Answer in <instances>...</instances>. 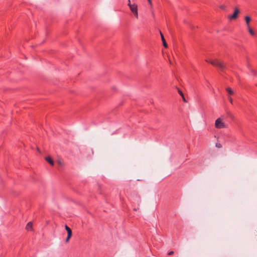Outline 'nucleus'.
Instances as JSON below:
<instances>
[{
  "label": "nucleus",
  "mask_w": 257,
  "mask_h": 257,
  "mask_svg": "<svg viewBox=\"0 0 257 257\" xmlns=\"http://www.w3.org/2000/svg\"><path fill=\"white\" fill-rule=\"evenodd\" d=\"M206 61L217 67L222 72H224L226 70V66L223 61L218 59H214L210 61L206 60Z\"/></svg>",
  "instance_id": "f257e3e1"
},
{
  "label": "nucleus",
  "mask_w": 257,
  "mask_h": 257,
  "mask_svg": "<svg viewBox=\"0 0 257 257\" xmlns=\"http://www.w3.org/2000/svg\"><path fill=\"white\" fill-rule=\"evenodd\" d=\"M127 6L129 7L131 12L133 13L134 16L138 18V6L136 4H131V0H128Z\"/></svg>",
  "instance_id": "f03ea898"
},
{
  "label": "nucleus",
  "mask_w": 257,
  "mask_h": 257,
  "mask_svg": "<svg viewBox=\"0 0 257 257\" xmlns=\"http://www.w3.org/2000/svg\"><path fill=\"white\" fill-rule=\"evenodd\" d=\"M215 127L217 128H223L226 127V125L220 118H217L215 123Z\"/></svg>",
  "instance_id": "7ed1b4c3"
},
{
  "label": "nucleus",
  "mask_w": 257,
  "mask_h": 257,
  "mask_svg": "<svg viewBox=\"0 0 257 257\" xmlns=\"http://www.w3.org/2000/svg\"><path fill=\"white\" fill-rule=\"evenodd\" d=\"M65 229L66 230L67 232V238H66V240L65 241L66 242H68L70 238V237H71L72 236V230L71 229L67 226V225H65Z\"/></svg>",
  "instance_id": "20e7f679"
},
{
  "label": "nucleus",
  "mask_w": 257,
  "mask_h": 257,
  "mask_svg": "<svg viewBox=\"0 0 257 257\" xmlns=\"http://www.w3.org/2000/svg\"><path fill=\"white\" fill-rule=\"evenodd\" d=\"M238 13H239L238 9H235V10H234V13L233 14V15L229 16L228 18L230 20H233V19H236L237 18V15H238Z\"/></svg>",
  "instance_id": "39448f33"
},
{
  "label": "nucleus",
  "mask_w": 257,
  "mask_h": 257,
  "mask_svg": "<svg viewBox=\"0 0 257 257\" xmlns=\"http://www.w3.org/2000/svg\"><path fill=\"white\" fill-rule=\"evenodd\" d=\"M45 160L48 163H49L51 166H53L54 165V162L53 159H52V158L51 157H50V156L46 157L45 158Z\"/></svg>",
  "instance_id": "423d86ee"
},
{
  "label": "nucleus",
  "mask_w": 257,
  "mask_h": 257,
  "mask_svg": "<svg viewBox=\"0 0 257 257\" xmlns=\"http://www.w3.org/2000/svg\"><path fill=\"white\" fill-rule=\"evenodd\" d=\"M160 34H161V39H162V42H163V46L165 47V48H167L168 47V45L166 42V40L164 37V36L163 35L162 32L160 31Z\"/></svg>",
  "instance_id": "0eeeda50"
},
{
  "label": "nucleus",
  "mask_w": 257,
  "mask_h": 257,
  "mask_svg": "<svg viewBox=\"0 0 257 257\" xmlns=\"http://www.w3.org/2000/svg\"><path fill=\"white\" fill-rule=\"evenodd\" d=\"M32 226H33L32 223L31 222H29L27 223L26 227V229L27 230H31L32 229Z\"/></svg>",
  "instance_id": "6e6552de"
},
{
  "label": "nucleus",
  "mask_w": 257,
  "mask_h": 257,
  "mask_svg": "<svg viewBox=\"0 0 257 257\" xmlns=\"http://www.w3.org/2000/svg\"><path fill=\"white\" fill-rule=\"evenodd\" d=\"M250 18L249 16H246L245 17V20L246 24V25L247 26V28H249V22L250 21Z\"/></svg>",
  "instance_id": "1a4fd4ad"
},
{
  "label": "nucleus",
  "mask_w": 257,
  "mask_h": 257,
  "mask_svg": "<svg viewBox=\"0 0 257 257\" xmlns=\"http://www.w3.org/2000/svg\"><path fill=\"white\" fill-rule=\"evenodd\" d=\"M226 90L230 95L233 94L234 93L233 91L230 87L226 88Z\"/></svg>",
  "instance_id": "9d476101"
},
{
  "label": "nucleus",
  "mask_w": 257,
  "mask_h": 257,
  "mask_svg": "<svg viewBox=\"0 0 257 257\" xmlns=\"http://www.w3.org/2000/svg\"><path fill=\"white\" fill-rule=\"evenodd\" d=\"M57 163L58 165H59V166H60V167H63L64 165V162L62 160H58L57 161Z\"/></svg>",
  "instance_id": "9b49d317"
},
{
  "label": "nucleus",
  "mask_w": 257,
  "mask_h": 257,
  "mask_svg": "<svg viewBox=\"0 0 257 257\" xmlns=\"http://www.w3.org/2000/svg\"><path fill=\"white\" fill-rule=\"evenodd\" d=\"M178 93L182 97L184 101H186L185 97H184V94H183L182 91L181 90H180V89H178Z\"/></svg>",
  "instance_id": "f8f14e48"
},
{
  "label": "nucleus",
  "mask_w": 257,
  "mask_h": 257,
  "mask_svg": "<svg viewBox=\"0 0 257 257\" xmlns=\"http://www.w3.org/2000/svg\"><path fill=\"white\" fill-rule=\"evenodd\" d=\"M248 32L249 33V34L251 35V36H254V32L253 31V30L250 28V27L249 28H248Z\"/></svg>",
  "instance_id": "ddd939ff"
},
{
  "label": "nucleus",
  "mask_w": 257,
  "mask_h": 257,
  "mask_svg": "<svg viewBox=\"0 0 257 257\" xmlns=\"http://www.w3.org/2000/svg\"><path fill=\"white\" fill-rule=\"evenodd\" d=\"M215 146L218 148H221L222 147V145L220 143H216Z\"/></svg>",
  "instance_id": "4468645a"
},
{
  "label": "nucleus",
  "mask_w": 257,
  "mask_h": 257,
  "mask_svg": "<svg viewBox=\"0 0 257 257\" xmlns=\"http://www.w3.org/2000/svg\"><path fill=\"white\" fill-rule=\"evenodd\" d=\"M228 100H229V101H230V102L231 104H232V103H233V100H232V98L230 96H229V97H228Z\"/></svg>",
  "instance_id": "2eb2a0df"
},
{
  "label": "nucleus",
  "mask_w": 257,
  "mask_h": 257,
  "mask_svg": "<svg viewBox=\"0 0 257 257\" xmlns=\"http://www.w3.org/2000/svg\"><path fill=\"white\" fill-rule=\"evenodd\" d=\"M174 254V251H169L168 253V254L169 255H172Z\"/></svg>",
  "instance_id": "dca6fc26"
},
{
  "label": "nucleus",
  "mask_w": 257,
  "mask_h": 257,
  "mask_svg": "<svg viewBox=\"0 0 257 257\" xmlns=\"http://www.w3.org/2000/svg\"><path fill=\"white\" fill-rule=\"evenodd\" d=\"M148 2L150 4H151L152 2H151V0H148Z\"/></svg>",
  "instance_id": "f3484780"
}]
</instances>
